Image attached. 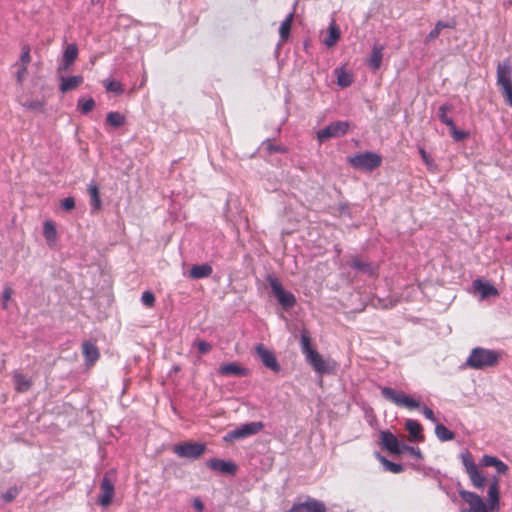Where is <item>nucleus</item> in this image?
<instances>
[{
    "label": "nucleus",
    "instance_id": "obj_1",
    "mask_svg": "<svg viewBox=\"0 0 512 512\" xmlns=\"http://www.w3.org/2000/svg\"><path fill=\"white\" fill-rule=\"evenodd\" d=\"M460 497L469 505V508L461 512H499L500 511V486L498 477L494 476L488 481L487 503L476 493L467 490H459Z\"/></svg>",
    "mask_w": 512,
    "mask_h": 512
},
{
    "label": "nucleus",
    "instance_id": "obj_2",
    "mask_svg": "<svg viewBox=\"0 0 512 512\" xmlns=\"http://www.w3.org/2000/svg\"><path fill=\"white\" fill-rule=\"evenodd\" d=\"M300 345L306 362L314 369L316 373L322 375L332 374L335 372L336 363L329 359H324L322 355H320L319 352L311 346L310 337L306 333H301Z\"/></svg>",
    "mask_w": 512,
    "mask_h": 512
},
{
    "label": "nucleus",
    "instance_id": "obj_3",
    "mask_svg": "<svg viewBox=\"0 0 512 512\" xmlns=\"http://www.w3.org/2000/svg\"><path fill=\"white\" fill-rule=\"evenodd\" d=\"M499 359L500 353L498 351L475 347L471 350L464 366L475 370H481L497 365Z\"/></svg>",
    "mask_w": 512,
    "mask_h": 512
},
{
    "label": "nucleus",
    "instance_id": "obj_4",
    "mask_svg": "<svg viewBox=\"0 0 512 512\" xmlns=\"http://www.w3.org/2000/svg\"><path fill=\"white\" fill-rule=\"evenodd\" d=\"M496 77L505 102L512 107V68L509 58L498 63Z\"/></svg>",
    "mask_w": 512,
    "mask_h": 512
},
{
    "label": "nucleus",
    "instance_id": "obj_5",
    "mask_svg": "<svg viewBox=\"0 0 512 512\" xmlns=\"http://www.w3.org/2000/svg\"><path fill=\"white\" fill-rule=\"evenodd\" d=\"M266 280L271 288L272 294L284 310L288 311L295 306L296 297L292 292L284 289L281 282L275 275L269 274Z\"/></svg>",
    "mask_w": 512,
    "mask_h": 512
},
{
    "label": "nucleus",
    "instance_id": "obj_6",
    "mask_svg": "<svg viewBox=\"0 0 512 512\" xmlns=\"http://www.w3.org/2000/svg\"><path fill=\"white\" fill-rule=\"evenodd\" d=\"M460 458L472 485L477 489H483L487 482V478L480 472L471 453L469 451L462 452L460 454Z\"/></svg>",
    "mask_w": 512,
    "mask_h": 512
},
{
    "label": "nucleus",
    "instance_id": "obj_7",
    "mask_svg": "<svg viewBox=\"0 0 512 512\" xmlns=\"http://www.w3.org/2000/svg\"><path fill=\"white\" fill-rule=\"evenodd\" d=\"M381 156L374 152H364L349 158L350 165L359 170L373 171L381 164Z\"/></svg>",
    "mask_w": 512,
    "mask_h": 512
},
{
    "label": "nucleus",
    "instance_id": "obj_8",
    "mask_svg": "<svg viewBox=\"0 0 512 512\" xmlns=\"http://www.w3.org/2000/svg\"><path fill=\"white\" fill-rule=\"evenodd\" d=\"M115 481H116V470L110 469L108 470L100 483L101 494L98 498V503L107 507L111 504L114 494H115Z\"/></svg>",
    "mask_w": 512,
    "mask_h": 512
},
{
    "label": "nucleus",
    "instance_id": "obj_9",
    "mask_svg": "<svg viewBox=\"0 0 512 512\" xmlns=\"http://www.w3.org/2000/svg\"><path fill=\"white\" fill-rule=\"evenodd\" d=\"M382 396L399 407H406L408 409H416L420 407V403L412 397L396 391L391 387H381Z\"/></svg>",
    "mask_w": 512,
    "mask_h": 512
},
{
    "label": "nucleus",
    "instance_id": "obj_10",
    "mask_svg": "<svg viewBox=\"0 0 512 512\" xmlns=\"http://www.w3.org/2000/svg\"><path fill=\"white\" fill-rule=\"evenodd\" d=\"M264 427V424L260 421L248 422L240 425L239 427L229 431L225 436L226 442H232L234 440L244 439L249 436L255 435L260 432Z\"/></svg>",
    "mask_w": 512,
    "mask_h": 512
},
{
    "label": "nucleus",
    "instance_id": "obj_11",
    "mask_svg": "<svg viewBox=\"0 0 512 512\" xmlns=\"http://www.w3.org/2000/svg\"><path fill=\"white\" fill-rule=\"evenodd\" d=\"M350 127L348 121H336L317 132V138L320 142L329 138H339L345 135Z\"/></svg>",
    "mask_w": 512,
    "mask_h": 512
},
{
    "label": "nucleus",
    "instance_id": "obj_12",
    "mask_svg": "<svg viewBox=\"0 0 512 512\" xmlns=\"http://www.w3.org/2000/svg\"><path fill=\"white\" fill-rule=\"evenodd\" d=\"M173 451L178 457L197 459L205 451V445L196 442H185L175 445Z\"/></svg>",
    "mask_w": 512,
    "mask_h": 512
},
{
    "label": "nucleus",
    "instance_id": "obj_13",
    "mask_svg": "<svg viewBox=\"0 0 512 512\" xmlns=\"http://www.w3.org/2000/svg\"><path fill=\"white\" fill-rule=\"evenodd\" d=\"M255 353L265 367L275 373L280 372L281 365L271 350L267 349L262 344H258L255 346Z\"/></svg>",
    "mask_w": 512,
    "mask_h": 512
},
{
    "label": "nucleus",
    "instance_id": "obj_14",
    "mask_svg": "<svg viewBox=\"0 0 512 512\" xmlns=\"http://www.w3.org/2000/svg\"><path fill=\"white\" fill-rule=\"evenodd\" d=\"M206 466L213 471L231 476L237 472V465L230 460L211 458L206 462Z\"/></svg>",
    "mask_w": 512,
    "mask_h": 512
},
{
    "label": "nucleus",
    "instance_id": "obj_15",
    "mask_svg": "<svg viewBox=\"0 0 512 512\" xmlns=\"http://www.w3.org/2000/svg\"><path fill=\"white\" fill-rule=\"evenodd\" d=\"M287 512H326L323 502L308 497L306 501L295 503Z\"/></svg>",
    "mask_w": 512,
    "mask_h": 512
},
{
    "label": "nucleus",
    "instance_id": "obj_16",
    "mask_svg": "<svg viewBox=\"0 0 512 512\" xmlns=\"http://www.w3.org/2000/svg\"><path fill=\"white\" fill-rule=\"evenodd\" d=\"M349 266L356 270L358 273L367 275L368 277L373 278L377 276V265L371 262L363 261L358 257H354L349 263Z\"/></svg>",
    "mask_w": 512,
    "mask_h": 512
},
{
    "label": "nucleus",
    "instance_id": "obj_17",
    "mask_svg": "<svg viewBox=\"0 0 512 512\" xmlns=\"http://www.w3.org/2000/svg\"><path fill=\"white\" fill-rule=\"evenodd\" d=\"M381 445L388 452L393 454H400L402 444L399 443L397 437L389 430L380 432Z\"/></svg>",
    "mask_w": 512,
    "mask_h": 512
},
{
    "label": "nucleus",
    "instance_id": "obj_18",
    "mask_svg": "<svg viewBox=\"0 0 512 512\" xmlns=\"http://www.w3.org/2000/svg\"><path fill=\"white\" fill-rule=\"evenodd\" d=\"M249 373L247 368L238 365L235 362L223 364L219 367V374L222 376H238L244 377Z\"/></svg>",
    "mask_w": 512,
    "mask_h": 512
},
{
    "label": "nucleus",
    "instance_id": "obj_19",
    "mask_svg": "<svg viewBox=\"0 0 512 512\" xmlns=\"http://www.w3.org/2000/svg\"><path fill=\"white\" fill-rule=\"evenodd\" d=\"M473 287L480 294L481 299L497 296L499 294L498 290L492 284L484 282L481 279L474 280Z\"/></svg>",
    "mask_w": 512,
    "mask_h": 512
},
{
    "label": "nucleus",
    "instance_id": "obj_20",
    "mask_svg": "<svg viewBox=\"0 0 512 512\" xmlns=\"http://www.w3.org/2000/svg\"><path fill=\"white\" fill-rule=\"evenodd\" d=\"M480 465H482L484 467H495L498 474H505L508 470V466L506 463H504L503 461H501L500 459H498L495 456H491V455H487V454L482 456V458L480 460Z\"/></svg>",
    "mask_w": 512,
    "mask_h": 512
},
{
    "label": "nucleus",
    "instance_id": "obj_21",
    "mask_svg": "<svg viewBox=\"0 0 512 512\" xmlns=\"http://www.w3.org/2000/svg\"><path fill=\"white\" fill-rule=\"evenodd\" d=\"M384 45L375 43L372 47L370 57L367 61L368 66L376 71L380 68L383 58Z\"/></svg>",
    "mask_w": 512,
    "mask_h": 512
},
{
    "label": "nucleus",
    "instance_id": "obj_22",
    "mask_svg": "<svg viewBox=\"0 0 512 512\" xmlns=\"http://www.w3.org/2000/svg\"><path fill=\"white\" fill-rule=\"evenodd\" d=\"M13 383L14 388L19 393H24L28 391L32 386V381L30 378L24 376L20 371L15 370L13 372Z\"/></svg>",
    "mask_w": 512,
    "mask_h": 512
},
{
    "label": "nucleus",
    "instance_id": "obj_23",
    "mask_svg": "<svg viewBox=\"0 0 512 512\" xmlns=\"http://www.w3.org/2000/svg\"><path fill=\"white\" fill-rule=\"evenodd\" d=\"M456 26V22L454 20L452 21H438L436 24H435V27L428 33V35L426 36L424 42L425 43H429L433 40H435L436 38L439 37L441 31L443 29H453L455 28Z\"/></svg>",
    "mask_w": 512,
    "mask_h": 512
},
{
    "label": "nucleus",
    "instance_id": "obj_24",
    "mask_svg": "<svg viewBox=\"0 0 512 512\" xmlns=\"http://www.w3.org/2000/svg\"><path fill=\"white\" fill-rule=\"evenodd\" d=\"M78 57V48L76 44H69L64 50L62 65L60 69H68Z\"/></svg>",
    "mask_w": 512,
    "mask_h": 512
},
{
    "label": "nucleus",
    "instance_id": "obj_25",
    "mask_svg": "<svg viewBox=\"0 0 512 512\" xmlns=\"http://www.w3.org/2000/svg\"><path fill=\"white\" fill-rule=\"evenodd\" d=\"M83 82L81 75H74L68 77H61L60 91L66 93L70 90L77 88Z\"/></svg>",
    "mask_w": 512,
    "mask_h": 512
},
{
    "label": "nucleus",
    "instance_id": "obj_26",
    "mask_svg": "<svg viewBox=\"0 0 512 512\" xmlns=\"http://www.w3.org/2000/svg\"><path fill=\"white\" fill-rule=\"evenodd\" d=\"M213 272L212 266L209 264L194 265L190 269V277L193 279H202L209 277Z\"/></svg>",
    "mask_w": 512,
    "mask_h": 512
},
{
    "label": "nucleus",
    "instance_id": "obj_27",
    "mask_svg": "<svg viewBox=\"0 0 512 512\" xmlns=\"http://www.w3.org/2000/svg\"><path fill=\"white\" fill-rule=\"evenodd\" d=\"M405 428L415 441H423V435L421 434L422 426L418 421L413 419L406 420Z\"/></svg>",
    "mask_w": 512,
    "mask_h": 512
},
{
    "label": "nucleus",
    "instance_id": "obj_28",
    "mask_svg": "<svg viewBox=\"0 0 512 512\" xmlns=\"http://www.w3.org/2000/svg\"><path fill=\"white\" fill-rule=\"evenodd\" d=\"M43 235L47 243L51 246L57 240V230L55 224L51 220H46L43 224Z\"/></svg>",
    "mask_w": 512,
    "mask_h": 512
},
{
    "label": "nucleus",
    "instance_id": "obj_29",
    "mask_svg": "<svg viewBox=\"0 0 512 512\" xmlns=\"http://www.w3.org/2000/svg\"><path fill=\"white\" fill-rule=\"evenodd\" d=\"M83 355L89 364H93L100 356L98 348L91 342L83 343Z\"/></svg>",
    "mask_w": 512,
    "mask_h": 512
},
{
    "label": "nucleus",
    "instance_id": "obj_30",
    "mask_svg": "<svg viewBox=\"0 0 512 512\" xmlns=\"http://www.w3.org/2000/svg\"><path fill=\"white\" fill-rule=\"evenodd\" d=\"M435 435L441 442L453 440L455 437V434L451 430L440 423H436L435 425Z\"/></svg>",
    "mask_w": 512,
    "mask_h": 512
},
{
    "label": "nucleus",
    "instance_id": "obj_31",
    "mask_svg": "<svg viewBox=\"0 0 512 512\" xmlns=\"http://www.w3.org/2000/svg\"><path fill=\"white\" fill-rule=\"evenodd\" d=\"M294 12H290L285 19L282 21L280 28H279V34L282 41H285L289 37L291 24L293 21Z\"/></svg>",
    "mask_w": 512,
    "mask_h": 512
},
{
    "label": "nucleus",
    "instance_id": "obj_32",
    "mask_svg": "<svg viewBox=\"0 0 512 512\" xmlns=\"http://www.w3.org/2000/svg\"><path fill=\"white\" fill-rule=\"evenodd\" d=\"M88 192L90 195V204H91L92 210H94V211L99 210L101 207V199H100L99 189H98L97 185H95V184L89 185Z\"/></svg>",
    "mask_w": 512,
    "mask_h": 512
},
{
    "label": "nucleus",
    "instance_id": "obj_33",
    "mask_svg": "<svg viewBox=\"0 0 512 512\" xmlns=\"http://www.w3.org/2000/svg\"><path fill=\"white\" fill-rule=\"evenodd\" d=\"M451 108H452L451 105L446 103V104L441 105L438 109V117H439L440 121L443 124L447 125L448 127L453 126V124H454L453 119L447 115V113L451 110Z\"/></svg>",
    "mask_w": 512,
    "mask_h": 512
},
{
    "label": "nucleus",
    "instance_id": "obj_34",
    "mask_svg": "<svg viewBox=\"0 0 512 512\" xmlns=\"http://www.w3.org/2000/svg\"><path fill=\"white\" fill-rule=\"evenodd\" d=\"M106 122L114 128H118L125 123V117L119 112H109L106 116Z\"/></svg>",
    "mask_w": 512,
    "mask_h": 512
},
{
    "label": "nucleus",
    "instance_id": "obj_35",
    "mask_svg": "<svg viewBox=\"0 0 512 512\" xmlns=\"http://www.w3.org/2000/svg\"><path fill=\"white\" fill-rule=\"evenodd\" d=\"M340 38V30L335 24H331L329 27V33L325 39V45L328 47L333 46Z\"/></svg>",
    "mask_w": 512,
    "mask_h": 512
},
{
    "label": "nucleus",
    "instance_id": "obj_36",
    "mask_svg": "<svg viewBox=\"0 0 512 512\" xmlns=\"http://www.w3.org/2000/svg\"><path fill=\"white\" fill-rule=\"evenodd\" d=\"M14 294V290L10 284H6L3 287V291L1 294V302H2V309L7 310L9 307V302L12 299V296Z\"/></svg>",
    "mask_w": 512,
    "mask_h": 512
},
{
    "label": "nucleus",
    "instance_id": "obj_37",
    "mask_svg": "<svg viewBox=\"0 0 512 512\" xmlns=\"http://www.w3.org/2000/svg\"><path fill=\"white\" fill-rule=\"evenodd\" d=\"M379 459H380L381 463L384 465L385 469L389 472L397 474V473H401L404 470V467L402 464L389 461L384 456L379 455Z\"/></svg>",
    "mask_w": 512,
    "mask_h": 512
},
{
    "label": "nucleus",
    "instance_id": "obj_38",
    "mask_svg": "<svg viewBox=\"0 0 512 512\" xmlns=\"http://www.w3.org/2000/svg\"><path fill=\"white\" fill-rule=\"evenodd\" d=\"M95 107V101L93 98L82 99L80 98L77 103V108L83 114H88Z\"/></svg>",
    "mask_w": 512,
    "mask_h": 512
},
{
    "label": "nucleus",
    "instance_id": "obj_39",
    "mask_svg": "<svg viewBox=\"0 0 512 512\" xmlns=\"http://www.w3.org/2000/svg\"><path fill=\"white\" fill-rule=\"evenodd\" d=\"M352 83H353V77L350 73H348L342 69L338 71L337 84L340 87H343V88L349 87Z\"/></svg>",
    "mask_w": 512,
    "mask_h": 512
},
{
    "label": "nucleus",
    "instance_id": "obj_40",
    "mask_svg": "<svg viewBox=\"0 0 512 512\" xmlns=\"http://www.w3.org/2000/svg\"><path fill=\"white\" fill-rule=\"evenodd\" d=\"M104 86L108 92H113L117 95H120L124 92L123 85L121 82L116 80H106L104 81Z\"/></svg>",
    "mask_w": 512,
    "mask_h": 512
},
{
    "label": "nucleus",
    "instance_id": "obj_41",
    "mask_svg": "<svg viewBox=\"0 0 512 512\" xmlns=\"http://www.w3.org/2000/svg\"><path fill=\"white\" fill-rule=\"evenodd\" d=\"M23 107L27 110H31L33 112H39L43 110L44 102L41 100H28L24 102Z\"/></svg>",
    "mask_w": 512,
    "mask_h": 512
},
{
    "label": "nucleus",
    "instance_id": "obj_42",
    "mask_svg": "<svg viewBox=\"0 0 512 512\" xmlns=\"http://www.w3.org/2000/svg\"><path fill=\"white\" fill-rule=\"evenodd\" d=\"M19 493L20 488H18L17 486H12L8 488L7 491L4 492L1 497L5 503H9L13 501L19 495Z\"/></svg>",
    "mask_w": 512,
    "mask_h": 512
},
{
    "label": "nucleus",
    "instance_id": "obj_43",
    "mask_svg": "<svg viewBox=\"0 0 512 512\" xmlns=\"http://www.w3.org/2000/svg\"><path fill=\"white\" fill-rule=\"evenodd\" d=\"M30 61H31L30 47H29V45H24L22 47L21 55L19 58V63H17V65L28 67Z\"/></svg>",
    "mask_w": 512,
    "mask_h": 512
},
{
    "label": "nucleus",
    "instance_id": "obj_44",
    "mask_svg": "<svg viewBox=\"0 0 512 512\" xmlns=\"http://www.w3.org/2000/svg\"><path fill=\"white\" fill-rule=\"evenodd\" d=\"M401 453H409L417 459L423 458L422 452L418 447L409 446L407 444H402L400 454Z\"/></svg>",
    "mask_w": 512,
    "mask_h": 512
},
{
    "label": "nucleus",
    "instance_id": "obj_45",
    "mask_svg": "<svg viewBox=\"0 0 512 512\" xmlns=\"http://www.w3.org/2000/svg\"><path fill=\"white\" fill-rule=\"evenodd\" d=\"M266 149H267V151L270 154H272V153H286L288 151L286 146L276 145V144H273L270 141H267Z\"/></svg>",
    "mask_w": 512,
    "mask_h": 512
},
{
    "label": "nucleus",
    "instance_id": "obj_46",
    "mask_svg": "<svg viewBox=\"0 0 512 512\" xmlns=\"http://www.w3.org/2000/svg\"><path fill=\"white\" fill-rule=\"evenodd\" d=\"M141 301H142L143 305H145L147 307H152L155 303V296L152 292L145 291L142 293Z\"/></svg>",
    "mask_w": 512,
    "mask_h": 512
},
{
    "label": "nucleus",
    "instance_id": "obj_47",
    "mask_svg": "<svg viewBox=\"0 0 512 512\" xmlns=\"http://www.w3.org/2000/svg\"><path fill=\"white\" fill-rule=\"evenodd\" d=\"M449 128L451 131V135L455 141L459 142L467 137V133L462 130L457 129L455 124H453V126H450Z\"/></svg>",
    "mask_w": 512,
    "mask_h": 512
},
{
    "label": "nucleus",
    "instance_id": "obj_48",
    "mask_svg": "<svg viewBox=\"0 0 512 512\" xmlns=\"http://www.w3.org/2000/svg\"><path fill=\"white\" fill-rule=\"evenodd\" d=\"M196 346H197L199 353H201V354H206L212 349L211 344L204 340L198 341L196 343Z\"/></svg>",
    "mask_w": 512,
    "mask_h": 512
},
{
    "label": "nucleus",
    "instance_id": "obj_49",
    "mask_svg": "<svg viewBox=\"0 0 512 512\" xmlns=\"http://www.w3.org/2000/svg\"><path fill=\"white\" fill-rule=\"evenodd\" d=\"M422 413H423V415L425 416L426 419L430 420L433 423H437V419H436L432 409H430L427 406H423L422 407Z\"/></svg>",
    "mask_w": 512,
    "mask_h": 512
},
{
    "label": "nucleus",
    "instance_id": "obj_50",
    "mask_svg": "<svg viewBox=\"0 0 512 512\" xmlns=\"http://www.w3.org/2000/svg\"><path fill=\"white\" fill-rule=\"evenodd\" d=\"M61 207L65 210H71L75 207V200L73 197H67L61 202Z\"/></svg>",
    "mask_w": 512,
    "mask_h": 512
},
{
    "label": "nucleus",
    "instance_id": "obj_51",
    "mask_svg": "<svg viewBox=\"0 0 512 512\" xmlns=\"http://www.w3.org/2000/svg\"><path fill=\"white\" fill-rule=\"evenodd\" d=\"M26 74H27V67L19 65V69L16 73L17 82L22 83Z\"/></svg>",
    "mask_w": 512,
    "mask_h": 512
},
{
    "label": "nucleus",
    "instance_id": "obj_52",
    "mask_svg": "<svg viewBox=\"0 0 512 512\" xmlns=\"http://www.w3.org/2000/svg\"><path fill=\"white\" fill-rule=\"evenodd\" d=\"M192 506L197 512H202L205 508L204 503L199 497L193 499Z\"/></svg>",
    "mask_w": 512,
    "mask_h": 512
},
{
    "label": "nucleus",
    "instance_id": "obj_53",
    "mask_svg": "<svg viewBox=\"0 0 512 512\" xmlns=\"http://www.w3.org/2000/svg\"><path fill=\"white\" fill-rule=\"evenodd\" d=\"M420 152V155L423 159V161L427 164V165H430L432 163V159L430 158V156L428 155V153L423 149L421 148L419 150Z\"/></svg>",
    "mask_w": 512,
    "mask_h": 512
},
{
    "label": "nucleus",
    "instance_id": "obj_54",
    "mask_svg": "<svg viewBox=\"0 0 512 512\" xmlns=\"http://www.w3.org/2000/svg\"><path fill=\"white\" fill-rule=\"evenodd\" d=\"M439 472L434 471L432 468L427 469V471H424L425 476H433L436 477Z\"/></svg>",
    "mask_w": 512,
    "mask_h": 512
},
{
    "label": "nucleus",
    "instance_id": "obj_55",
    "mask_svg": "<svg viewBox=\"0 0 512 512\" xmlns=\"http://www.w3.org/2000/svg\"><path fill=\"white\" fill-rule=\"evenodd\" d=\"M339 211L341 214H346L348 212V206L346 204L339 205Z\"/></svg>",
    "mask_w": 512,
    "mask_h": 512
},
{
    "label": "nucleus",
    "instance_id": "obj_56",
    "mask_svg": "<svg viewBox=\"0 0 512 512\" xmlns=\"http://www.w3.org/2000/svg\"><path fill=\"white\" fill-rule=\"evenodd\" d=\"M100 1H101V0H91V2H92L93 4L100 3Z\"/></svg>",
    "mask_w": 512,
    "mask_h": 512
}]
</instances>
